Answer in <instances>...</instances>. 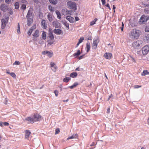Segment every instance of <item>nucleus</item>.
Here are the masks:
<instances>
[{
  "instance_id": "nucleus-1",
  "label": "nucleus",
  "mask_w": 149,
  "mask_h": 149,
  "mask_svg": "<svg viewBox=\"0 0 149 149\" xmlns=\"http://www.w3.org/2000/svg\"><path fill=\"white\" fill-rule=\"evenodd\" d=\"M141 33L140 30L134 29L129 33L128 35L131 40H137L139 38Z\"/></svg>"
},
{
  "instance_id": "nucleus-2",
  "label": "nucleus",
  "mask_w": 149,
  "mask_h": 149,
  "mask_svg": "<svg viewBox=\"0 0 149 149\" xmlns=\"http://www.w3.org/2000/svg\"><path fill=\"white\" fill-rule=\"evenodd\" d=\"M67 5L68 8L72 11H75L77 9V6L75 2L69 1L67 2Z\"/></svg>"
},
{
  "instance_id": "nucleus-3",
  "label": "nucleus",
  "mask_w": 149,
  "mask_h": 149,
  "mask_svg": "<svg viewBox=\"0 0 149 149\" xmlns=\"http://www.w3.org/2000/svg\"><path fill=\"white\" fill-rule=\"evenodd\" d=\"M149 17L148 16L145 15H143L141 17L139 22L141 24H143L144 23H145L148 20Z\"/></svg>"
},
{
  "instance_id": "nucleus-4",
  "label": "nucleus",
  "mask_w": 149,
  "mask_h": 149,
  "mask_svg": "<svg viewBox=\"0 0 149 149\" xmlns=\"http://www.w3.org/2000/svg\"><path fill=\"white\" fill-rule=\"evenodd\" d=\"M99 42L100 39L99 38H97L93 39L92 46L93 49H96L97 48L98 44Z\"/></svg>"
},
{
  "instance_id": "nucleus-5",
  "label": "nucleus",
  "mask_w": 149,
  "mask_h": 149,
  "mask_svg": "<svg viewBox=\"0 0 149 149\" xmlns=\"http://www.w3.org/2000/svg\"><path fill=\"white\" fill-rule=\"evenodd\" d=\"M149 51V46L146 45L142 48V52L143 55L147 54Z\"/></svg>"
},
{
  "instance_id": "nucleus-6",
  "label": "nucleus",
  "mask_w": 149,
  "mask_h": 149,
  "mask_svg": "<svg viewBox=\"0 0 149 149\" xmlns=\"http://www.w3.org/2000/svg\"><path fill=\"white\" fill-rule=\"evenodd\" d=\"M33 117L35 122L40 120L41 119L42 116L39 114L34 113Z\"/></svg>"
},
{
  "instance_id": "nucleus-7",
  "label": "nucleus",
  "mask_w": 149,
  "mask_h": 149,
  "mask_svg": "<svg viewBox=\"0 0 149 149\" xmlns=\"http://www.w3.org/2000/svg\"><path fill=\"white\" fill-rule=\"evenodd\" d=\"M141 44V41L137 40L134 42L132 44V46L135 49H138V47Z\"/></svg>"
},
{
  "instance_id": "nucleus-8",
  "label": "nucleus",
  "mask_w": 149,
  "mask_h": 149,
  "mask_svg": "<svg viewBox=\"0 0 149 149\" xmlns=\"http://www.w3.org/2000/svg\"><path fill=\"white\" fill-rule=\"evenodd\" d=\"M33 12V9L32 8H30L28 11L26 17H33L32 16V13Z\"/></svg>"
},
{
  "instance_id": "nucleus-9",
  "label": "nucleus",
  "mask_w": 149,
  "mask_h": 149,
  "mask_svg": "<svg viewBox=\"0 0 149 149\" xmlns=\"http://www.w3.org/2000/svg\"><path fill=\"white\" fill-rule=\"evenodd\" d=\"M42 54L44 55L47 54V56L49 57H51L53 55V53L48 51H45L42 52Z\"/></svg>"
},
{
  "instance_id": "nucleus-10",
  "label": "nucleus",
  "mask_w": 149,
  "mask_h": 149,
  "mask_svg": "<svg viewBox=\"0 0 149 149\" xmlns=\"http://www.w3.org/2000/svg\"><path fill=\"white\" fill-rule=\"evenodd\" d=\"M112 54L111 53H105L104 55V57L107 59H110L112 56Z\"/></svg>"
},
{
  "instance_id": "nucleus-11",
  "label": "nucleus",
  "mask_w": 149,
  "mask_h": 149,
  "mask_svg": "<svg viewBox=\"0 0 149 149\" xmlns=\"http://www.w3.org/2000/svg\"><path fill=\"white\" fill-rule=\"evenodd\" d=\"M0 8L2 11L6 12L8 10V8L7 6L6 5L4 4H2L1 5Z\"/></svg>"
},
{
  "instance_id": "nucleus-12",
  "label": "nucleus",
  "mask_w": 149,
  "mask_h": 149,
  "mask_svg": "<svg viewBox=\"0 0 149 149\" xmlns=\"http://www.w3.org/2000/svg\"><path fill=\"white\" fill-rule=\"evenodd\" d=\"M41 26L44 29H46L47 26V24L45 20L42 19L41 23Z\"/></svg>"
},
{
  "instance_id": "nucleus-13",
  "label": "nucleus",
  "mask_w": 149,
  "mask_h": 149,
  "mask_svg": "<svg viewBox=\"0 0 149 149\" xmlns=\"http://www.w3.org/2000/svg\"><path fill=\"white\" fill-rule=\"evenodd\" d=\"M25 138L28 139L29 136L31 134V132L29 130H26L25 131Z\"/></svg>"
},
{
  "instance_id": "nucleus-14",
  "label": "nucleus",
  "mask_w": 149,
  "mask_h": 149,
  "mask_svg": "<svg viewBox=\"0 0 149 149\" xmlns=\"http://www.w3.org/2000/svg\"><path fill=\"white\" fill-rule=\"evenodd\" d=\"M66 19L70 23H73L74 21V18L70 16H67Z\"/></svg>"
},
{
  "instance_id": "nucleus-15",
  "label": "nucleus",
  "mask_w": 149,
  "mask_h": 149,
  "mask_svg": "<svg viewBox=\"0 0 149 149\" xmlns=\"http://www.w3.org/2000/svg\"><path fill=\"white\" fill-rule=\"evenodd\" d=\"M26 18L27 19V24L28 26H30L33 22V17Z\"/></svg>"
},
{
  "instance_id": "nucleus-16",
  "label": "nucleus",
  "mask_w": 149,
  "mask_h": 149,
  "mask_svg": "<svg viewBox=\"0 0 149 149\" xmlns=\"http://www.w3.org/2000/svg\"><path fill=\"white\" fill-rule=\"evenodd\" d=\"M143 41L146 43L149 42V34L146 35L143 37Z\"/></svg>"
},
{
  "instance_id": "nucleus-17",
  "label": "nucleus",
  "mask_w": 149,
  "mask_h": 149,
  "mask_svg": "<svg viewBox=\"0 0 149 149\" xmlns=\"http://www.w3.org/2000/svg\"><path fill=\"white\" fill-rule=\"evenodd\" d=\"M78 137V135L77 134H74L68 137L67 139V140H69L70 139H76Z\"/></svg>"
},
{
  "instance_id": "nucleus-18",
  "label": "nucleus",
  "mask_w": 149,
  "mask_h": 149,
  "mask_svg": "<svg viewBox=\"0 0 149 149\" xmlns=\"http://www.w3.org/2000/svg\"><path fill=\"white\" fill-rule=\"evenodd\" d=\"M62 12L63 13V15H71V11L70 10H66L65 9L63 10Z\"/></svg>"
},
{
  "instance_id": "nucleus-19",
  "label": "nucleus",
  "mask_w": 149,
  "mask_h": 149,
  "mask_svg": "<svg viewBox=\"0 0 149 149\" xmlns=\"http://www.w3.org/2000/svg\"><path fill=\"white\" fill-rule=\"evenodd\" d=\"M53 24L55 27L56 28H59L60 26V23L57 21L54 22Z\"/></svg>"
},
{
  "instance_id": "nucleus-20",
  "label": "nucleus",
  "mask_w": 149,
  "mask_h": 149,
  "mask_svg": "<svg viewBox=\"0 0 149 149\" xmlns=\"http://www.w3.org/2000/svg\"><path fill=\"white\" fill-rule=\"evenodd\" d=\"M25 120L29 121L30 123H34L35 122L33 117L32 118L31 117H27L25 118Z\"/></svg>"
},
{
  "instance_id": "nucleus-21",
  "label": "nucleus",
  "mask_w": 149,
  "mask_h": 149,
  "mask_svg": "<svg viewBox=\"0 0 149 149\" xmlns=\"http://www.w3.org/2000/svg\"><path fill=\"white\" fill-rule=\"evenodd\" d=\"M54 32L56 34H61L62 33V31L61 29H55L54 30Z\"/></svg>"
},
{
  "instance_id": "nucleus-22",
  "label": "nucleus",
  "mask_w": 149,
  "mask_h": 149,
  "mask_svg": "<svg viewBox=\"0 0 149 149\" xmlns=\"http://www.w3.org/2000/svg\"><path fill=\"white\" fill-rule=\"evenodd\" d=\"M2 22V25L1 28L2 29H3L5 26L6 24V20L4 19H2L1 20Z\"/></svg>"
},
{
  "instance_id": "nucleus-23",
  "label": "nucleus",
  "mask_w": 149,
  "mask_h": 149,
  "mask_svg": "<svg viewBox=\"0 0 149 149\" xmlns=\"http://www.w3.org/2000/svg\"><path fill=\"white\" fill-rule=\"evenodd\" d=\"M90 44L89 42L87 43L86 44V49L87 52H88L90 50Z\"/></svg>"
},
{
  "instance_id": "nucleus-24",
  "label": "nucleus",
  "mask_w": 149,
  "mask_h": 149,
  "mask_svg": "<svg viewBox=\"0 0 149 149\" xmlns=\"http://www.w3.org/2000/svg\"><path fill=\"white\" fill-rule=\"evenodd\" d=\"M149 75V72L146 70H143V72L141 73V75L143 76H145L146 75Z\"/></svg>"
},
{
  "instance_id": "nucleus-25",
  "label": "nucleus",
  "mask_w": 149,
  "mask_h": 149,
  "mask_svg": "<svg viewBox=\"0 0 149 149\" xmlns=\"http://www.w3.org/2000/svg\"><path fill=\"white\" fill-rule=\"evenodd\" d=\"M9 125V124L7 122L0 121V126L1 127H3V125L8 126Z\"/></svg>"
},
{
  "instance_id": "nucleus-26",
  "label": "nucleus",
  "mask_w": 149,
  "mask_h": 149,
  "mask_svg": "<svg viewBox=\"0 0 149 149\" xmlns=\"http://www.w3.org/2000/svg\"><path fill=\"white\" fill-rule=\"evenodd\" d=\"M77 76V74L76 72H73L70 74V77L72 78L76 77Z\"/></svg>"
},
{
  "instance_id": "nucleus-27",
  "label": "nucleus",
  "mask_w": 149,
  "mask_h": 149,
  "mask_svg": "<svg viewBox=\"0 0 149 149\" xmlns=\"http://www.w3.org/2000/svg\"><path fill=\"white\" fill-rule=\"evenodd\" d=\"M33 36L37 38L39 36V31L38 30H36L33 35Z\"/></svg>"
},
{
  "instance_id": "nucleus-28",
  "label": "nucleus",
  "mask_w": 149,
  "mask_h": 149,
  "mask_svg": "<svg viewBox=\"0 0 149 149\" xmlns=\"http://www.w3.org/2000/svg\"><path fill=\"white\" fill-rule=\"evenodd\" d=\"M56 13L57 15V18L61 19V15L60 12L58 10H56Z\"/></svg>"
},
{
  "instance_id": "nucleus-29",
  "label": "nucleus",
  "mask_w": 149,
  "mask_h": 149,
  "mask_svg": "<svg viewBox=\"0 0 149 149\" xmlns=\"http://www.w3.org/2000/svg\"><path fill=\"white\" fill-rule=\"evenodd\" d=\"M48 19L49 21L51 22L53 20L52 15L51 14L49 13L47 15Z\"/></svg>"
},
{
  "instance_id": "nucleus-30",
  "label": "nucleus",
  "mask_w": 149,
  "mask_h": 149,
  "mask_svg": "<svg viewBox=\"0 0 149 149\" xmlns=\"http://www.w3.org/2000/svg\"><path fill=\"white\" fill-rule=\"evenodd\" d=\"M97 20V18H95L92 21L90 22V25L92 26L94 24H95Z\"/></svg>"
},
{
  "instance_id": "nucleus-31",
  "label": "nucleus",
  "mask_w": 149,
  "mask_h": 149,
  "mask_svg": "<svg viewBox=\"0 0 149 149\" xmlns=\"http://www.w3.org/2000/svg\"><path fill=\"white\" fill-rule=\"evenodd\" d=\"M63 23L67 28V29L68 30L69 29V24L68 23L65 21H64L63 22Z\"/></svg>"
},
{
  "instance_id": "nucleus-32",
  "label": "nucleus",
  "mask_w": 149,
  "mask_h": 149,
  "mask_svg": "<svg viewBox=\"0 0 149 149\" xmlns=\"http://www.w3.org/2000/svg\"><path fill=\"white\" fill-rule=\"evenodd\" d=\"M46 34L45 31H43L42 34V37L43 39L45 40L46 39Z\"/></svg>"
},
{
  "instance_id": "nucleus-33",
  "label": "nucleus",
  "mask_w": 149,
  "mask_h": 149,
  "mask_svg": "<svg viewBox=\"0 0 149 149\" xmlns=\"http://www.w3.org/2000/svg\"><path fill=\"white\" fill-rule=\"evenodd\" d=\"M81 54L80 51L79 50H78L77 51V53H74L73 54V55L74 56H78Z\"/></svg>"
},
{
  "instance_id": "nucleus-34",
  "label": "nucleus",
  "mask_w": 149,
  "mask_h": 149,
  "mask_svg": "<svg viewBox=\"0 0 149 149\" xmlns=\"http://www.w3.org/2000/svg\"><path fill=\"white\" fill-rule=\"evenodd\" d=\"M78 85V84L77 83H75L72 85L70 86L69 88L70 89H73L74 88L76 87Z\"/></svg>"
},
{
  "instance_id": "nucleus-35",
  "label": "nucleus",
  "mask_w": 149,
  "mask_h": 149,
  "mask_svg": "<svg viewBox=\"0 0 149 149\" xmlns=\"http://www.w3.org/2000/svg\"><path fill=\"white\" fill-rule=\"evenodd\" d=\"M70 78L69 77H66L63 79V81L65 82H68L70 80Z\"/></svg>"
},
{
  "instance_id": "nucleus-36",
  "label": "nucleus",
  "mask_w": 149,
  "mask_h": 149,
  "mask_svg": "<svg viewBox=\"0 0 149 149\" xmlns=\"http://www.w3.org/2000/svg\"><path fill=\"white\" fill-rule=\"evenodd\" d=\"M49 2L53 4H56L57 3V0H49Z\"/></svg>"
},
{
  "instance_id": "nucleus-37",
  "label": "nucleus",
  "mask_w": 149,
  "mask_h": 149,
  "mask_svg": "<svg viewBox=\"0 0 149 149\" xmlns=\"http://www.w3.org/2000/svg\"><path fill=\"white\" fill-rule=\"evenodd\" d=\"M15 9H18L19 8V2H16L15 4Z\"/></svg>"
},
{
  "instance_id": "nucleus-38",
  "label": "nucleus",
  "mask_w": 149,
  "mask_h": 149,
  "mask_svg": "<svg viewBox=\"0 0 149 149\" xmlns=\"http://www.w3.org/2000/svg\"><path fill=\"white\" fill-rule=\"evenodd\" d=\"M17 33L18 34H20V25L19 23H18L17 25Z\"/></svg>"
},
{
  "instance_id": "nucleus-39",
  "label": "nucleus",
  "mask_w": 149,
  "mask_h": 149,
  "mask_svg": "<svg viewBox=\"0 0 149 149\" xmlns=\"http://www.w3.org/2000/svg\"><path fill=\"white\" fill-rule=\"evenodd\" d=\"M49 37L50 38L51 40H53L54 38V37L53 34L51 33L49 34Z\"/></svg>"
},
{
  "instance_id": "nucleus-40",
  "label": "nucleus",
  "mask_w": 149,
  "mask_h": 149,
  "mask_svg": "<svg viewBox=\"0 0 149 149\" xmlns=\"http://www.w3.org/2000/svg\"><path fill=\"white\" fill-rule=\"evenodd\" d=\"M49 10L51 11V12H53L54 11V8L52 7V6H49Z\"/></svg>"
},
{
  "instance_id": "nucleus-41",
  "label": "nucleus",
  "mask_w": 149,
  "mask_h": 149,
  "mask_svg": "<svg viewBox=\"0 0 149 149\" xmlns=\"http://www.w3.org/2000/svg\"><path fill=\"white\" fill-rule=\"evenodd\" d=\"M36 27V24H34L30 28L32 30H34L35 29Z\"/></svg>"
},
{
  "instance_id": "nucleus-42",
  "label": "nucleus",
  "mask_w": 149,
  "mask_h": 149,
  "mask_svg": "<svg viewBox=\"0 0 149 149\" xmlns=\"http://www.w3.org/2000/svg\"><path fill=\"white\" fill-rule=\"evenodd\" d=\"M33 30H32L31 29H30L28 31V34L29 36H30L31 35V34L32 33Z\"/></svg>"
},
{
  "instance_id": "nucleus-43",
  "label": "nucleus",
  "mask_w": 149,
  "mask_h": 149,
  "mask_svg": "<svg viewBox=\"0 0 149 149\" xmlns=\"http://www.w3.org/2000/svg\"><path fill=\"white\" fill-rule=\"evenodd\" d=\"M84 38L83 37H81L79 39L78 42H79V43H80L83 42V41L84 40Z\"/></svg>"
},
{
  "instance_id": "nucleus-44",
  "label": "nucleus",
  "mask_w": 149,
  "mask_h": 149,
  "mask_svg": "<svg viewBox=\"0 0 149 149\" xmlns=\"http://www.w3.org/2000/svg\"><path fill=\"white\" fill-rule=\"evenodd\" d=\"M21 8L22 9L24 10L26 9V6L25 5L23 4L22 5Z\"/></svg>"
},
{
  "instance_id": "nucleus-45",
  "label": "nucleus",
  "mask_w": 149,
  "mask_h": 149,
  "mask_svg": "<svg viewBox=\"0 0 149 149\" xmlns=\"http://www.w3.org/2000/svg\"><path fill=\"white\" fill-rule=\"evenodd\" d=\"M39 18L42 19L43 17V14L42 13L39 12Z\"/></svg>"
},
{
  "instance_id": "nucleus-46",
  "label": "nucleus",
  "mask_w": 149,
  "mask_h": 149,
  "mask_svg": "<svg viewBox=\"0 0 149 149\" xmlns=\"http://www.w3.org/2000/svg\"><path fill=\"white\" fill-rule=\"evenodd\" d=\"M144 12L145 13L148 14L149 13V10L147 8L144 9Z\"/></svg>"
},
{
  "instance_id": "nucleus-47",
  "label": "nucleus",
  "mask_w": 149,
  "mask_h": 149,
  "mask_svg": "<svg viewBox=\"0 0 149 149\" xmlns=\"http://www.w3.org/2000/svg\"><path fill=\"white\" fill-rule=\"evenodd\" d=\"M60 130L59 128H57L55 130V134H58L59 133V132H60Z\"/></svg>"
},
{
  "instance_id": "nucleus-48",
  "label": "nucleus",
  "mask_w": 149,
  "mask_h": 149,
  "mask_svg": "<svg viewBox=\"0 0 149 149\" xmlns=\"http://www.w3.org/2000/svg\"><path fill=\"white\" fill-rule=\"evenodd\" d=\"M10 75L12 77L15 78L16 77V75L13 72H11L10 73Z\"/></svg>"
},
{
  "instance_id": "nucleus-49",
  "label": "nucleus",
  "mask_w": 149,
  "mask_h": 149,
  "mask_svg": "<svg viewBox=\"0 0 149 149\" xmlns=\"http://www.w3.org/2000/svg\"><path fill=\"white\" fill-rule=\"evenodd\" d=\"M54 93L55 94V96L56 97L58 96V91L57 90H55L54 91Z\"/></svg>"
},
{
  "instance_id": "nucleus-50",
  "label": "nucleus",
  "mask_w": 149,
  "mask_h": 149,
  "mask_svg": "<svg viewBox=\"0 0 149 149\" xmlns=\"http://www.w3.org/2000/svg\"><path fill=\"white\" fill-rule=\"evenodd\" d=\"M53 69H52V70L54 72H55L56 69L57 68V67L56 66H54V67H53Z\"/></svg>"
},
{
  "instance_id": "nucleus-51",
  "label": "nucleus",
  "mask_w": 149,
  "mask_h": 149,
  "mask_svg": "<svg viewBox=\"0 0 149 149\" xmlns=\"http://www.w3.org/2000/svg\"><path fill=\"white\" fill-rule=\"evenodd\" d=\"M145 31L146 32H149V26H147L145 28Z\"/></svg>"
},
{
  "instance_id": "nucleus-52",
  "label": "nucleus",
  "mask_w": 149,
  "mask_h": 149,
  "mask_svg": "<svg viewBox=\"0 0 149 149\" xmlns=\"http://www.w3.org/2000/svg\"><path fill=\"white\" fill-rule=\"evenodd\" d=\"M134 88H139L141 87V86H139L138 85H136L134 86Z\"/></svg>"
},
{
  "instance_id": "nucleus-53",
  "label": "nucleus",
  "mask_w": 149,
  "mask_h": 149,
  "mask_svg": "<svg viewBox=\"0 0 149 149\" xmlns=\"http://www.w3.org/2000/svg\"><path fill=\"white\" fill-rule=\"evenodd\" d=\"M53 40H48V44H49L50 45H51L53 43Z\"/></svg>"
},
{
  "instance_id": "nucleus-54",
  "label": "nucleus",
  "mask_w": 149,
  "mask_h": 149,
  "mask_svg": "<svg viewBox=\"0 0 149 149\" xmlns=\"http://www.w3.org/2000/svg\"><path fill=\"white\" fill-rule=\"evenodd\" d=\"M130 58H131L132 61L134 62H136V61L134 58L132 56H130Z\"/></svg>"
},
{
  "instance_id": "nucleus-55",
  "label": "nucleus",
  "mask_w": 149,
  "mask_h": 149,
  "mask_svg": "<svg viewBox=\"0 0 149 149\" xmlns=\"http://www.w3.org/2000/svg\"><path fill=\"white\" fill-rule=\"evenodd\" d=\"M20 62L18 61H15L13 65H19Z\"/></svg>"
},
{
  "instance_id": "nucleus-56",
  "label": "nucleus",
  "mask_w": 149,
  "mask_h": 149,
  "mask_svg": "<svg viewBox=\"0 0 149 149\" xmlns=\"http://www.w3.org/2000/svg\"><path fill=\"white\" fill-rule=\"evenodd\" d=\"M5 2L7 4H9L11 2V0H5Z\"/></svg>"
},
{
  "instance_id": "nucleus-57",
  "label": "nucleus",
  "mask_w": 149,
  "mask_h": 149,
  "mask_svg": "<svg viewBox=\"0 0 149 149\" xmlns=\"http://www.w3.org/2000/svg\"><path fill=\"white\" fill-rule=\"evenodd\" d=\"M50 64L51 66L52 67H54V65H55L54 63L52 62H51Z\"/></svg>"
},
{
  "instance_id": "nucleus-58",
  "label": "nucleus",
  "mask_w": 149,
  "mask_h": 149,
  "mask_svg": "<svg viewBox=\"0 0 149 149\" xmlns=\"http://www.w3.org/2000/svg\"><path fill=\"white\" fill-rule=\"evenodd\" d=\"M95 143L94 142H93L91 145V146H93V148H94L95 147Z\"/></svg>"
},
{
  "instance_id": "nucleus-59",
  "label": "nucleus",
  "mask_w": 149,
  "mask_h": 149,
  "mask_svg": "<svg viewBox=\"0 0 149 149\" xmlns=\"http://www.w3.org/2000/svg\"><path fill=\"white\" fill-rule=\"evenodd\" d=\"M101 1L103 5L105 4L106 3L105 0H101Z\"/></svg>"
},
{
  "instance_id": "nucleus-60",
  "label": "nucleus",
  "mask_w": 149,
  "mask_h": 149,
  "mask_svg": "<svg viewBox=\"0 0 149 149\" xmlns=\"http://www.w3.org/2000/svg\"><path fill=\"white\" fill-rule=\"evenodd\" d=\"M106 6L110 10L111 9V8L109 6V3H107L106 5Z\"/></svg>"
},
{
  "instance_id": "nucleus-61",
  "label": "nucleus",
  "mask_w": 149,
  "mask_h": 149,
  "mask_svg": "<svg viewBox=\"0 0 149 149\" xmlns=\"http://www.w3.org/2000/svg\"><path fill=\"white\" fill-rule=\"evenodd\" d=\"M84 55H83L82 56H80V57H79V59L80 60V59H81L83 58H84Z\"/></svg>"
},
{
  "instance_id": "nucleus-62",
  "label": "nucleus",
  "mask_w": 149,
  "mask_h": 149,
  "mask_svg": "<svg viewBox=\"0 0 149 149\" xmlns=\"http://www.w3.org/2000/svg\"><path fill=\"white\" fill-rule=\"evenodd\" d=\"M110 107H109L108 108L107 110V113H110Z\"/></svg>"
},
{
  "instance_id": "nucleus-63",
  "label": "nucleus",
  "mask_w": 149,
  "mask_h": 149,
  "mask_svg": "<svg viewBox=\"0 0 149 149\" xmlns=\"http://www.w3.org/2000/svg\"><path fill=\"white\" fill-rule=\"evenodd\" d=\"M75 20L76 21H79V17H77V16L75 17Z\"/></svg>"
},
{
  "instance_id": "nucleus-64",
  "label": "nucleus",
  "mask_w": 149,
  "mask_h": 149,
  "mask_svg": "<svg viewBox=\"0 0 149 149\" xmlns=\"http://www.w3.org/2000/svg\"><path fill=\"white\" fill-rule=\"evenodd\" d=\"M144 7H149V4H145L144 5Z\"/></svg>"
}]
</instances>
